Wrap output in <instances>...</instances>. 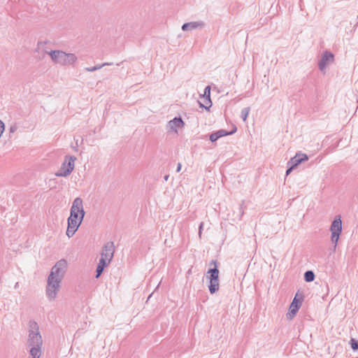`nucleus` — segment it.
<instances>
[{
    "label": "nucleus",
    "mask_w": 358,
    "mask_h": 358,
    "mask_svg": "<svg viewBox=\"0 0 358 358\" xmlns=\"http://www.w3.org/2000/svg\"><path fill=\"white\" fill-rule=\"evenodd\" d=\"M85 214L83 199L80 197L76 198L73 201L70 216L67 220L68 227L66 234L69 238L75 234L83 220Z\"/></svg>",
    "instance_id": "f257e3e1"
},
{
    "label": "nucleus",
    "mask_w": 358,
    "mask_h": 358,
    "mask_svg": "<svg viewBox=\"0 0 358 358\" xmlns=\"http://www.w3.org/2000/svg\"><path fill=\"white\" fill-rule=\"evenodd\" d=\"M28 333L27 344L31 347L30 355L31 358H40L43 339L39 331V326L36 321L32 320L29 321Z\"/></svg>",
    "instance_id": "f03ea898"
},
{
    "label": "nucleus",
    "mask_w": 358,
    "mask_h": 358,
    "mask_svg": "<svg viewBox=\"0 0 358 358\" xmlns=\"http://www.w3.org/2000/svg\"><path fill=\"white\" fill-rule=\"evenodd\" d=\"M48 53L53 62L62 66L73 65L78 59L75 54L66 53L62 50H52Z\"/></svg>",
    "instance_id": "7ed1b4c3"
},
{
    "label": "nucleus",
    "mask_w": 358,
    "mask_h": 358,
    "mask_svg": "<svg viewBox=\"0 0 358 358\" xmlns=\"http://www.w3.org/2000/svg\"><path fill=\"white\" fill-rule=\"evenodd\" d=\"M62 280L48 276L45 295L50 301H55L60 292Z\"/></svg>",
    "instance_id": "20e7f679"
},
{
    "label": "nucleus",
    "mask_w": 358,
    "mask_h": 358,
    "mask_svg": "<svg viewBox=\"0 0 358 358\" xmlns=\"http://www.w3.org/2000/svg\"><path fill=\"white\" fill-rule=\"evenodd\" d=\"M76 160V157L75 156H65L64 160L60 169L55 173V176L57 177L69 176L75 168Z\"/></svg>",
    "instance_id": "39448f33"
},
{
    "label": "nucleus",
    "mask_w": 358,
    "mask_h": 358,
    "mask_svg": "<svg viewBox=\"0 0 358 358\" xmlns=\"http://www.w3.org/2000/svg\"><path fill=\"white\" fill-rule=\"evenodd\" d=\"M67 268V261L64 259H61L51 268L48 276L62 280L66 273Z\"/></svg>",
    "instance_id": "423d86ee"
},
{
    "label": "nucleus",
    "mask_w": 358,
    "mask_h": 358,
    "mask_svg": "<svg viewBox=\"0 0 358 358\" xmlns=\"http://www.w3.org/2000/svg\"><path fill=\"white\" fill-rule=\"evenodd\" d=\"M331 241L334 244V249L336 248L340 235L342 232V221L340 216H337L331 222L330 227Z\"/></svg>",
    "instance_id": "0eeeda50"
},
{
    "label": "nucleus",
    "mask_w": 358,
    "mask_h": 358,
    "mask_svg": "<svg viewBox=\"0 0 358 358\" xmlns=\"http://www.w3.org/2000/svg\"><path fill=\"white\" fill-rule=\"evenodd\" d=\"M302 302L303 297H299V294H296L289 306L288 313L286 314V317L288 320H292L294 317L301 306Z\"/></svg>",
    "instance_id": "6e6552de"
},
{
    "label": "nucleus",
    "mask_w": 358,
    "mask_h": 358,
    "mask_svg": "<svg viewBox=\"0 0 358 358\" xmlns=\"http://www.w3.org/2000/svg\"><path fill=\"white\" fill-rule=\"evenodd\" d=\"M185 123L180 117H174L168 122L166 129L169 133L178 134V129H182Z\"/></svg>",
    "instance_id": "1a4fd4ad"
},
{
    "label": "nucleus",
    "mask_w": 358,
    "mask_h": 358,
    "mask_svg": "<svg viewBox=\"0 0 358 358\" xmlns=\"http://www.w3.org/2000/svg\"><path fill=\"white\" fill-rule=\"evenodd\" d=\"M113 253H114V245L111 242L107 243L103 250L101 254V258L103 259L104 260L110 262L113 257Z\"/></svg>",
    "instance_id": "9d476101"
},
{
    "label": "nucleus",
    "mask_w": 358,
    "mask_h": 358,
    "mask_svg": "<svg viewBox=\"0 0 358 358\" xmlns=\"http://www.w3.org/2000/svg\"><path fill=\"white\" fill-rule=\"evenodd\" d=\"M334 57L332 53L328 51L324 52L318 64L320 70L324 71L329 64L334 62Z\"/></svg>",
    "instance_id": "9b49d317"
},
{
    "label": "nucleus",
    "mask_w": 358,
    "mask_h": 358,
    "mask_svg": "<svg viewBox=\"0 0 358 358\" xmlns=\"http://www.w3.org/2000/svg\"><path fill=\"white\" fill-rule=\"evenodd\" d=\"M308 159L307 155L303 153H297L288 162V165L292 166V167H296L301 162L307 161Z\"/></svg>",
    "instance_id": "f8f14e48"
},
{
    "label": "nucleus",
    "mask_w": 358,
    "mask_h": 358,
    "mask_svg": "<svg viewBox=\"0 0 358 358\" xmlns=\"http://www.w3.org/2000/svg\"><path fill=\"white\" fill-rule=\"evenodd\" d=\"M203 23L202 22H191L185 23L182 26V31H192L199 27H203Z\"/></svg>",
    "instance_id": "ddd939ff"
},
{
    "label": "nucleus",
    "mask_w": 358,
    "mask_h": 358,
    "mask_svg": "<svg viewBox=\"0 0 358 358\" xmlns=\"http://www.w3.org/2000/svg\"><path fill=\"white\" fill-rule=\"evenodd\" d=\"M210 264H214L215 267L213 268H210L208 271V274H209V275H207V278L209 279V280L219 279V273H220V272H219V270L217 268V262H216V261L213 260L210 262Z\"/></svg>",
    "instance_id": "4468645a"
},
{
    "label": "nucleus",
    "mask_w": 358,
    "mask_h": 358,
    "mask_svg": "<svg viewBox=\"0 0 358 358\" xmlns=\"http://www.w3.org/2000/svg\"><path fill=\"white\" fill-rule=\"evenodd\" d=\"M210 87L207 86L204 89V92H203V98H205L206 104L208 106H204L203 105L200 103L201 107H204L205 108L208 109V108H210L212 106V102L210 101Z\"/></svg>",
    "instance_id": "2eb2a0df"
},
{
    "label": "nucleus",
    "mask_w": 358,
    "mask_h": 358,
    "mask_svg": "<svg viewBox=\"0 0 358 358\" xmlns=\"http://www.w3.org/2000/svg\"><path fill=\"white\" fill-rule=\"evenodd\" d=\"M109 264H110V262L104 260L103 259H99V264H98V266H97L96 270V278H99L101 275L104 268Z\"/></svg>",
    "instance_id": "dca6fc26"
},
{
    "label": "nucleus",
    "mask_w": 358,
    "mask_h": 358,
    "mask_svg": "<svg viewBox=\"0 0 358 358\" xmlns=\"http://www.w3.org/2000/svg\"><path fill=\"white\" fill-rule=\"evenodd\" d=\"M219 279L209 280L208 289L210 294H214L219 290Z\"/></svg>",
    "instance_id": "f3484780"
},
{
    "label": "nucleus",
    "mask_w": 358,
    "mask_h": 358,
    "mask_svg": "<svg viewBox=\"0 0 358 358\" xmlns=\"http://www.w3.org/2000/svg\"><path fill=\"white\" fill-rule=\"evenodd\" d=\"M315 279V274L312 271H307L304 273V280L308 282H312Z\"/></svg>",
    "instance_id": "a211bd4d"
},
{
    "label": "nucleus",
    "mask_w": 358,
    "mask_h": 358,
    "mask_svg": "<svg viewBox=\"0 0 358 358\" xmlns=\"http://www.w3.org/2000/svg\"><path fill=\"white\" fill-rule=\"evenodd\" d=\"M106 65H111V64L110 63H103L101 65H96V66H92V67H87L85 68V70L87 71H89V72H93L94 71H96V70H99L100 69H101L103 66H106Z\"/></svg>",
    "instance_id": "6ab92c4d"
},
{
    "label": "nucleus",
    "mask_w": 358,
    "mask_h": 358,
    "mask_svg": "<svg viewBox=\"0 0 358 358\" xmlns=\"http://www.w3.org/2000/svg\"><path fill=\"white\" fill-rule=\"evenodd\" d=\"M250 108L249 107H247V108H244L242 109L241 110V117L243 119V120L244 122H245L247 120V118H248V116L249 115V113H250Z\"/></svg>",
    "instance_id": "aec40b11"
},
{
    "label": "nucleus",
    "mask_w": 358,
    "mask_h": 358,
    "mask_svg": "<svg viewBox=\"0 0 358 358\" xmlns=\"http://www.w3.org/2000/svg\"><path fill=\"white\" fill-rule=\"evenodd\" d=\"M235 131H230V132H227L224 129H220L219 131H217L215 133L217 135V136L220 138L221 137H223V136H227V135H230V134H232L234 133Z\"/></svg>",
    "instance_id": "412c9836"
},
{
    "label": "nucleus",
    "mask_w": 358,
    "mask_h": 358,
    "mask_svg": "<svg viewBox=\"0 0 358 358\" xmlns=\"http://www.w3.org/2000/svg\"><path fill=\"white\" fill-rule=\"evenodd\" d=\"M350 343L352 350H358V341L355 338H351Z\"/></svg>",
    "instance_id": "4be33fe9"
},
{
    "label": "nucleus",
    "mask_w": 358,
    "mask_h": 358,
    "mask_svg": "<svg viewBox=\"0 0 358 358\" xmlns=\"http://www.w3.org/2000/svg\"><path fill=\"white\" fill-rule=\"evenodd\" d=\"M217 139H219V137L217 136V135L216 134L215 132L214 133H212L210 135V141L211 142H215Z\"/></svg>",
    "instance_id": "5701e85b"
},
{
    "label": "nucleus",
    "mask_w": 358,
    "mask_h": 358,
    "mask_svg": "<svg viewBox=\"0 0 358 358\" xmlns=\"http://www.w3.org/2000/svg\"><path fill=\"white\" fill-rule=\"evenodd\" d=\"M17 127L16 125H12L9 128V131H10V133H14L17 131Z\"/></svg>",
    "instance_id": "b1692460"
},
{
    "label": "nucleus",
    "mask_w": 358,
    "mask_h": 358,
    "mask_svg": "<svg viewBox=\"0 0 358 358\" xmlns=\"http://www.w3.org/2000/svg\"><path fill=\"white\" fill-rule=\"evenodd\" d=\"M203 223L201 222L199 225V236H201V230H203Z\"/></svg>",
    "instance_id": "393cba45"
},
{
    "label": "nucleus",
    "mask_w": 358,
    "mask_h": 358,
    "mask_svg": "<svg viewBox=\"0 0 358 358\" xmlns=\"http://www.w3.org/2000/svg\"><path fill=\"white\" fill-rule=\"evenodd\" d=\"M294 168V167H292V166H290L289 168L286 171V175L288 176Z\"/></svg>",
    "instance_id": "a878e982"
},
{
    "label": "nucleus",
    "mask_w": 358,
    "mask_h": 358,
    "mask_svg": "<svg viewBox=\"0 0 358 358\" xmlns=\"http://www.w3.org/2000/svg\"><path fill=\"white\" fill-rule=\"evenodd\" d=\"M182 165L180 163L178 164L176 171L179 172L181 170Z\"/></svg>",
    "instance_id": "bb28decb"
},
{
    "label": "nucleus",
    "mask_w": 358,
    "mask_h": 358,
    "mask_svg": "<svg viewBox=\"0 0 358 358\" xmlns=\"http://www.w3.org/2000/svg\"><path fill=\"white\" fill-rule=\"evenodd\" d=\"M168 179H169V176H168V175H167V176H164V180H165L166 181H167V180H168Z\"/></svg>",
    "instance_id": "cd10ccee"
}]
</instances>
